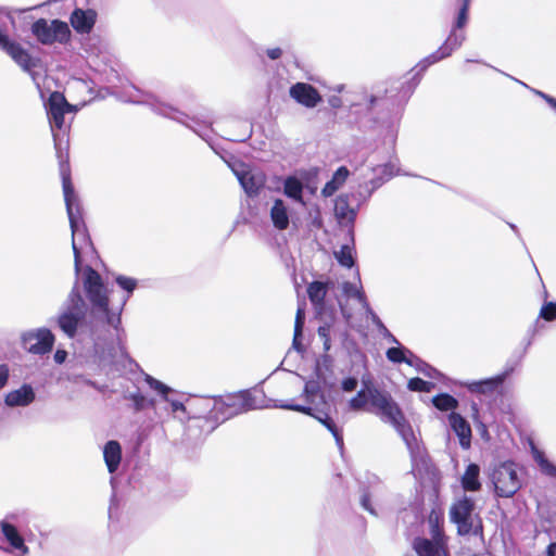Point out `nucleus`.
Wrapping results in <instances>:
<instances>
[{"instance_id": "44", "label": "nucleus", "mask_w": 556, "mask_h": 556, "mask_svg": "<svg viewBox=\"0 0 556 556\" xmlns=\"http://www.w3.org/2000/svg\"><path fill=\"white\" fill-rule=\"evenodd\" d=\"M540 316L545 320L556 319V303L549 302L543 305V307L541 308Z\"/></svg>"}, {"instance_id": "10", "label": "nucleus", "mask_w": 556, "mask_h": 556, "mask_svg": "<svg viewBox=\"0 0 556 556\" xmlns=\"http://www.w3.org/2000/svg\"><path fill=\"white\" fill-rule=\"evenodd\" d=\"M47 109L54 144L55 148L59 149L60 137L55 129L62 130L64 125V114L72 111V105L67 103L62 93L53 92L49 98Z\"/></svg>"}, {"instance_id": "48", "label": "nucleus", "mask_w": 556, "mask_h": 556, "mask_svg": "<svg viewBox=\"0 0 556 556\" xmlns=\"http://www.w3.org/2000/svg\"><path fill=\"white\" fill-rule=\"evenodd\" d=\"M165 401L168 402V404L170 405V408H172L173 413H176V412H184L185 413L186 412V407H185V405L181 402H179L177 400H174V399H170L169 396H168V400H165Z\"/></svg>"}, {"instance_id": "17", "label": "nucleus", "mask_w": 556, "mask_h": 556, "mask_svg": "<svg viewBox=\"0 0 556 556\" xmlns=\"http://www.w3.org/2000/svg\"><path fill=\"white\" fill-rule=\"evenodd\" d=\"M290 96L306 108H315L320 101L319 92L311 85L296 83L290 88Z\"/></svg>"}, {"instance_id": "45", "label": "nucleus", "mask_w": 556, "mask_h": 556, "mask_svg": "<svg viewBox=\"0 0 556 556\" xmlns=\"http://www.w3.org/2000/svg\"><path fill=\"white\" fill-rule=\"evenodd\" d=\"M357 311H364L367 316L372 320L375 325L384 332H388L387 328L383 326L379 317L375 314V312L370 308L369 304L367 303V307H359Z\"/></svg>"}, {"instance_id": "35", "label": "nucleus", "mask_w": 556, "mask_h": 556, "mask_svg": "<svg viewBox=\"0 0 556 556\" xmlns=\"http://www.w3.org/2000/svg\"><path fill=\"white\" fill-rule=\"evenodd\" d=\"M124 399L132 403V409L136 413L144 410V403L147 402V396L139 390L124 393Z\"/></svg>"}, {"instance_id": "19", "label": "nucleus", "mask_w": 556, "mask_h": 556, "mask_svg": "<svg viewBox=\"0 0 556 556\" xmlns=\"http://www.w3.org/2000/svg\"><path fill=\"white\" fill-rule=\"evenodd\" d=\"M34 401L35 392L29 384H23L21 388L10 391L4 397V403L9 407L28 406Z\"/></svg>"}, {"instance_id": "16", "label": "nucleus", "mask_w": 556, "mask_h": 556, "mask_svg": "<svg viewBox=\"0 0 556 556\" xmlns=\"http://www.w3.org/2000/svg\"><path fill=\"white\" fill-rule=\"evenodd\" d=\"M242 188L250 197L257 195L265 185V175L257 169L235 170Z\"/></svg>"}, {"instance_id": "32", "label": "nucleus", "mask_w": 556, "mask_h": 556, "mask_svg": "<svg viewBox=\"0 0 556 556\" xmlns=\"http://www.w3.org/2000/svg\"><path fill=\"white\" fill-rule=\"evenodd\" d=\"M375 172H379L382 177H378V178L371 180L370 184L372 185L374 189L380 187L386 180H388L391 177H393L394 175H396L399 170H397L395 164L388 163V164L378 166L377 168H375Z\"/></svg>"}, {"instance_id": "2", "label": "nucleus", "mask_w": 556, "mask_h": 556, "mask_svg": "<svg viewBox=\"0 0 556 556\" xmlns=\"http://www.w3.org/2000/svg\"><path fill=\"white\" fill-rule=\"evenodd\" d=\"M63 193L66 212L72 230V248L74 252L75 274H78L86 257L94 254V248L87 232L81 216V208L71 182L70 173L63 165L61 167Z\"/></svg>"}, {"instance_id": "18", "label": "nucleus", "mask_w": 556, "mask_h": 556, "mask_svg": "<svg viewBox=\"0 0 556 556\" xmlns=\"http://www.w3.org/2000/svg\"><path fill=\"white\" fill-rule=\"evenodd\" d=\"M10 516L0 521V531L10 545L22 555H27L29 549L24 543V539L18 533L16 527L10 521Z\"/></svg>"}, {"instance_id": "42", "label": "nucleus", "mask_w": 556, "mask_h": 556, "mask_svg": "<svg viewBox=\"0 0 556 556\" xmlns=\"http://www.w3.org/2000/svg\"><path fill=\"white\" fill-rule=\"evenodd\" d=\"M378 491H379V485L375 486L372 491H364V493L362 494V497H361L362 506L372 515H376V511L370 504V500L372 496H376Z\"/></svg>"}, {"instance_id": "29", "label": "nucleus", "mask_w": 556, "mask_h": 556, "mask_svg": "<svg viewBox=\"0 0 556 556\" xmlns=\"http://www.w3.org/2000/svg\"><path fill=\"white\" fill-rule=\"evenodd\" d=\"M532 456L539 465L541 471L547 476H556V466L552 464L538 447L531 444Z\"/></svg>"}, {"instance_id": "54", "label": "nucleus", "mask_w": 556, "mask_h": 556, "mask_svg": "<svg viewBox=\"0 0 556 556\" xmlns=\"http://www.w3.org/2000/svg\"><path fill=\"white\" fill-rule=\"evenodd\" d=\"M389 336L391 337L393 342H396V339L393 336H391V334H389Z\"/></svg>"}, {"instance_id": "33", "label": "nucleus", "mask_w": 556, "mask_h": 556, "mask_svg": "<svg viewBox=\"0 0 556 556\" xmlns=\"http://www.w3.org/2000/svg\"><path fill=\"white\" fill-rule=\"evenodd\" d=\"M225 404L226 396L214 399L213 406L211 408V414L213 418L220 421H225L231 418V416H227V413H229V408Z\"/></svg>"}, {"instance_id": "30", "label": "nucleus", "mask_w": 556, "mask_h": 556, "mask_svg": "<svg viewBox=\"0 0 556 556\" xmlns=\"http://www.w3.org/2000/svg\"><path fill=\"white\" fill-rule=\"evenodd\" d=\"M307 293L315 306H321L327 294V287L324 282L314 281L308 286Z\"/></svg>"}, {"instance_id": "31", "label": "nucleus", "mask_w": 556, "mask_h": 556, "mask_svg": "<svg viewBox=\"0 0 556 556\" xmlns=\"http://www.w3.org/2000/svg\"><path fill=\"white\" fill-rule=\"evenodd\" d=\"M387 357L389 361L393 362V363H402V362H405L409 365H413L414 364V358H416L414 356V354L406 350V349H402V348H391L387 351Z\"/></svg>"}, {"instance_id": "1", "label": "nucleus", "mask_w": 556, "mask_h": 556, "mask_svg": "<svg viewBox=\"0 0 556 556\" xmlns=\"http://www.w3.org/2000/svg\"><path fill=\"white\" fill-rule=\"evenodd\" d=\"M349 407L352 410L366 409L379 417L381 421L391 425L414 457L415 451L418 448L417 439L402 409L390 393L374 387H366L350 400Z\"/></svg>"}, {"instance_id": "21", "label": "nucleus", "mask_w": 556, "mask_h": 556, "mask_svg": "<svg viewBox=\"0 0 556 556\" xmlns=\"http://www.w3.org/2000/svg\"><path fill=\"white\" fill-rule=\"evenodd\" d=\"M506 376L507 374H502L484 380L466 382L465 386L472 393L493 394L502 386Z\"/></svg>"}, {"instance_id": "27", "label": "nucleus", "mask_w": 556, "mask_h": 556, "mask_svg": "<svg viewBox=\"0 0 556 556\" xmlns=\"http://www.w3.org/2000/svg\"><path fill=\"white\" fill-rule=\"evenodd\" d=\"M349 169L345 166L339 167L321 190L324 197H331L338 189H340L349 177Z\"/></svg>"}, {"instance_id": "36", "label": "nucleus", "mask_w": 556, "mask_h": 556, "mask_svg": "<svg viewBox=\"0 0 556 556\" xmlns=\"http://www.w3.org/2000/svg\"><path fill=\"white\" fill-rule=\"evenodd\" d=\"M433 405L440 410H451L456 408L457 401L448 394H439L433 397Z\"/></svg>"}, {"instance_id": "25", "label": "nucleus", "mask_w": 556, "mask_h": 556, "mask_svg": "<svg viewBox=\"0 0 556 556\" xmlns=\"http://www.w3.org/2000/svg\"><path fill=\"white\" fill-rule=\"evenodd\" d=\"M334 214L342 225H352L356 217V210L349 204L348 195H340L336 199Z\"/></svg>"}, {"instance_id": "52", "label": "nucleus", "mask_w": 556, "mask_h": 556, "mask_svg": "<svg viewBox=\"0 0 556 556\" xmlns=\"http://www.w3.org/2000/svg\"><path fill=\"white\" fill-rule=\"evenodd\" d=\"M547 556H556V542L548 545Z\"/></svg>"}, {"instance_id": "46", "label": "nucleus", "mask_w": 556, "mask_h": 556, "mask_svg": "<svg viewBox=\"0 0 556 556\" xmlns=\"http://www.w3.org/2000/svg\"><path fill=\"white\" fill-rule=\"evenodd\" d=\"M468 2L469 0H464V5L459 11L457 21L455 23V28H462L467 22Z\"/></svg>"}, {"instance_id": "51", "label": "nucleus", "mask_w": 556, "mask_h": 556, "mask_svg": "<svg viewBox=\"0 0 556 556\" xmlns=\"http://www.w3.org/2000/svg\"><path fill=\"white\" fill-rule=\"evenodd\" d=\"M67 356V353L63 350H58L54 354V361L58 363V364H62L65 358Z\"/></svg>"}, {"instance_id": "38", "label": "nucleus", "mask_w": 556, "mask_h": 556, "mask_svg": "<svg viewBox=\"0 0 556 556\" xmlns=\"http://www.w3.org/2000/svg\"><path fill=\"white\" fill-rule=\"evenodd\" d=\"M334 255L342 266L352 267L354 265L353 249L350 245H342L341 249L334 253Z\"/></svg>"}, {"instance_id": "4", "label": "nucleus", "mask_w": 556, "mask_h": 556, "mask_svg": "<svg viewBox=\"0 0 556 556\" xmlns=\"http://www.w3.org/2000/svg\"><path fill=\"white\" fill-rule=\"evenodd\" d=\"M76 276L81 282L86 298L92 308L104 313L108 324L117 329L121 324V316L109 312V291L100 274L90 266L83 267L81 265Z\"/></svg>"}, {"instance_id": "41", "label": "nucleus", "mask_w": 556, "mask_h": 556, "mask_svg": "<svg viewBox=\"0 0 556 556\" xmlns=\"http://www.w3.org/2000/svg\"><path fill=\"white\" fill-rule=\"evenodd\" d=\"M433 386L432 382L425 381L420 378H413L408 381V389L412 391L430 392Z\"/></svg>"}, {"instance_id": "24", "label": "nucleus", "mask_w": 556, "mask_h": 556, "mask_svg": "<svg viewBox=\"0 0 556 556\" xmlns=\"http://www.w3.org/2000/svg\"><path fill=\"white\" fill-rule=\"evenodd\" d=\"M270 220L277 230H286L290 224L289 210L281 199H276L270 207Z\"/></svg>"}, {"instance_id": "7", "label": "nucleus", "mask_w": 556, "mask_h": 556, "mask_svg": "<svg viewBox=\"0 0 556 556\" xmlns=\"http://www.w3.org/2000/svg\"><path fill=\"white\" fill-rule=\"evenodd\" d=\"M31 33L42 45L66 43L71 38V29L60 20L39 18L31 25Z\"/></svg>"}, {"instance_id": "28", "label": "nucleus", "mask_w": 556, "mask_h": 556, "mask_svg": "<svg viewBox=\"0 0 556 556\" xmlns=\"http://www.w3.org/2000/svg\"><path fill=\"white\" fill-rule=\"evenodd\" d=\"M283 192L292 200L304 204L303 201V184L295 177H288L283 184Z\"/></svg>"}, {"instance_id": "5", "label": "nucleus", "mask_w": 556, "mask_h": 556, "mask_svg": "<svg viewBox=\"0 0 556 556\" xmlns=\"http://www.w3.org/2000/svg\"><path fill=\"white\" fill-rule=\"evenodd\" d=\"M87 305L78 289L74 287L55 318L56 325L68 338H74L79 324L85 319Z\"/></svg>"}, {"instance_id": "26", "label": "nucleus", "mask_w": 556, "mask_h": 556, "mask_svg": "<svg viewBox=\"0 0 556 556\" xmlns=\"http://www.w3.org/2000/svg\"><path fill=\"white\" fill-rule=\"evenodd\" d=\"M480 467L476 464H470L466 468L462 477V485L465 491L476 492L480 490L481 483L479 481Z\"/></svg>"}, {"instance_id": "20", "label": "nucleus", "mask_w": 556, "mask_h": 556, "mask_svg": "<svg viewBox=\"0 0 556 556\" xmlns=\"http://www.w3.org/2000/svg\"><path fill=\"white\" fill-rule=\"evenodd\" d=\"M97 14L92 10L76 9L71 15V24L76 31L87 34L92 29Z\"/></svg>"}, {"instance_id": "34", "label": "nucleus", "mask_w": 556, "mask_h": 556, "mask_svg": "<svg viewBox=\"0 0 556 556\" xmlns=\"http://www.w3.org/2000/svg\"><path fill=\"white\" fill-rule=\"evenodd\" d=\"M144 381L150 389L161 395L163 400H168V394L173 392L172 388L148 374H144Z\"/></svg>"}, {"instance_id": "23", "label": "nucleus", "mask_w": 556, "mask_h": 556, "mask_svg": "<svg viewBox=\"0 0 556 556\" xmlns=\"http://www.w3.org/2000/svg\"><path fill=\"white\" fill-rule=\"evenodd\" d=\"M103 458L108 471L114 473L117 471L122 460V446L119 442L111 440L103 447Z\"/></svg>"}, {"instance_id": "49", "label": "nucleus", "mask_w": 556, "mask_h": 556, "mask_svg": "<svg viewBox=\"0 0 556 556\" xmlns=\"http://www.w3.org/2000/svg\"><path fill=\"white\" fill-rule=\"evenodd\" d=\"M9 379V367L4 364L0 365V389H2Z\"/></svg>"}, {"instance_id": "37", "label": "nucleus", "mask_w": 556, "mask_h": 556, "mask_svg": "<svg viewBox=\"0 0 556 556\" xmlns=\"http://www.w3.org/2000/svg\"><path fill=\"white\" fill-rule=\"evenodd\" d=\"M115 281L126 292V296L123 300V304H125L136 289L137 280L131 277L119 275L116 277Z\"/></svg>"}, {"instance_id": "12", "label": "nucleus", "mask_w": 556, "mask_h": 556, "mask_svg": "<svg viewBox=\"0 0 556 556\" xmlns=\"http://www.w3.org/2000/svg\"><path fill=\"white\" fill-rule=\"evenodd\" d=\"M343 293L346 298L345 302H340L341 313L350 327H354L355 313L350 307V301L355 302L357 309L359 307H367V299L362 291L361 287L352 282H344L342 285Z\"/></svg>"}, {"instance_id": "39", "label": "nucleus", "mask_w": 556, "mask_h": 556, "mask_svg": "<svg viewBox=\"0 0 556 556\" xmlns=\"http://www.w3.org/2000/svg\"><path fill=\"white\" fill-rule=\"evenodd\" d=\"M130 102H134V103H149L151 104L154 110L162 114V115H165V116H170V111H173V109L170 106H167V105H159L156 106L153 102L150 101V98H147V96L144 94H141V96H129V99H128Z\"/></svg>"}, {"instance_id": "22", "label": "nucleus", "mask_w": 556, "mask_h": 556, "mask_svg": "<svg viewBox=\"0 0 556 556\" xmlns=\"http://www.w3.org/2000/svg\"><path fill=\"white\" fill-rule=\"evenodd\" d=\"M450 425L459 438V443L463 448L467 450L470 447L471 429L469 424L456 413H452L448 416Z\"/></svg>"}, {"instance_id": "40", "label": "nucleus", "mask_w": 556, "mask_h": 556, "mask_svg": "<svg viewBox=\"0 0 556 556\" xmlns=\"http://www.w3.org/2000/svg\"><path fill=\"white\" fill-rule=\"evenodd\" d=\"M304 319H305L304 307L302 305H299L298 311H296L295 325H294V338H293V345L295 349H299V341L302 336Z\"/></svg>"}, {"instance_id": "14", "label": "nucleus", "mask_w": 556, "mask_h": 556, "mask_svg": "<svg viewBox=\"0 0 556 556\" xmlns=\"http://www.w3.org/2000/svg\"><path fill=\"white\" fill-rule=\"evenodd\" d=\"M464 40L465 35L463 33L457 34L455 29L452 30L446 41L439 48V50L424 59L418 64V66L420 67L421 71H425L429 65L434 64L440 60L450 56L453 51H455L462 46Z\"/></svg>"}, {"instance_id": "43", "label": "nucleus", "mask_w": 556, "mask_h": 556, "mask_svg": "<svg viewBox=\"0 0 556 556\" xmlns=\"http://www.w3.org/2000/svg\"><path fill=\"white\" fill-rule=\"evenodd\" d=\"M318 336L323 340V346L326 352H328L331 348L330 341V326L324 325L318 328Z\"/></svg>"}, {"instance_id": "47", "label": "nucleus", "mask_w": 556, "mask_h": 556, "mask_svg": "<svg viewBox=\"0 0 556 556\" xmlns=\"http://www.w3.org/2000/svg\"><path fill=\"white\" fill-rule=\"evenodd\" d=\"M357 387V380L355 378H346L342 382V389L346 392H352Z\"/></svg>"}, {"instance_id": "13", "label": "nucleus", "mask_w": 556, "mask_h": 556, "mask_svg": "<svg viewBox=\"0 0 556 556\" xmlns=\"http://www.w3.org/2000/svg\"><path fill=\"white\" fill-rule=\"evenodd\" d=\"M0 49L10 55L24 71H30L34 66L30 54L20 43L11 40L8 34L0 27Z\"/></svg>"}, {"instance_id": "3", "label": "nucleus", "mask_w": 556, "mask_h": 556, "mask_svg": "<svg viewBox=\"0 0 556 556\" xmlns=\"http://www.w3.org/2000/svg\"><path fill=\"white\" fill-rule=\"evenodd\" d=\"M326 378L321 371V367L320 365H317L315 370V377L306 380L304 383L302 394L300 395V400L302 401V403H295L293 401L288 402L282 400H275L273 401V404L269 405V407L294 410L305 415L314 416L332 433L337 444L340 447H342L343 439L342 435L339 433L334 422L327 415L321 417L313 414L315 407H317L319 404L325 403V394L323 387L326 386Z\"/></svg>"}, {"instance_id": "11", "label": "nucleus", "mask_w": 556, "mask_h": 556, "mask_svg": "<svg viewBox=\"0 0 556 556\" xmlns=\"http://www.w3.org/2000/svg\"><path fill=\"white\" fill-rule=\"evenodd\" d=\"M24 348L33 354H46L54 343L53 333L47 328L30 330L22 336Z\"/></svg>"}, {"instance_id": "9", "label": "nucleus", "mask_w": 556, "mask_h": 556, "mask_svg": "<svg viewBox=\"0 0 556 556\" xmlns=\"http://www.w3.org/2000/svg\"><path fill=\"white\" fill-rule=\"evenodd\" d=\"M429 522L432 527L433 541L416 539L414 548L419 556H447L443 536L439 528V516L430 515Z\"/></svg>"}, {"instance_id": "53", "label": "nucleus", "mask_w": 556, "mask_h": 556, "mask_svg": "<svg viewBox=\"0 0 556 556\" xmlns=\"http://www.w3.org/2000/svg\"><path fill=\"white\" fill-rule=\"evenodd\" d=\"M154 407H155V400L147 396V402L144 403V409L154 408Z\"/></svg>"}, {"instance_id": "15", "label": "nucleus", "mask_w": 556, "mask_h": 556, "mask_svg": "<svg viewBox=\"0 0 556 556\" xmlns=\"http://www.w3.org/2000/svg\"><path fill=\"white\" fill-rule=\"evenodd\" d=\"M225 405L229 408V413H227V416L231 417L251 409H257L262 407L256 403L254 396H252V394L249 393L248 391L226 395Z\"/></svg>"}, {"instance_id": "6", "label": "nucleus", "mask_w": 556, "mask_h": 556, "mask_svg": "<svg viewBox=\"0 0 556 556\" xmlns=\"http://www.w3.org/2000/svg\"><path fill=\"white\" fill-rule=\"evenodd\" d=\"M450 517L457 526L458 534H481V519L475 511V503L471 498L464 496L456 501L450 509Z\"/></svg>"}, {"instance_id": "50", "label": "nucleus", "mask_w": 556, "mask_h": 556, "mask_svg": "<svg viewBox=\"0 0 556 556\" xmlns=\"http://www.w3.org/2000/svg\"><path fill=\"white\" fill-rule=\"evenodd\" d=\"M267 55L271 60H277L281 56L282 50L280 48H271L267 50Z\"/></svg>"}, {"instance_id": "8", "label": "nucleus", "mask_w": 556, "mask_h": 556, "mask_svg": "<svg viewBox=\"0 0 556 556\" xmlns=\"http://www.w3.org/2000/svg\"><path fill=\"white\" fill-rule=\"evenodd\" d=\"M495 492L501 497L513 496L520 488L521 481L514 463H503L492 473Z\"/></svg>"}]
</instances>
